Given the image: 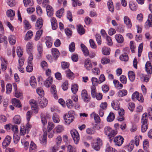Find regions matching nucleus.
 <instances>
[{
    "label": "nucleus",
    "mask_w": 152,
    "mask_h": 152,
    "mask_svg": "<svg viewBox=\"0 0 152 152\" xmlns=\"http://www.w3.org/2000/svg\"><path fill=\"white\" fill-rule=\"evenodd\" d=\"M91 118H94V120L96 123H99L100 122V119L98 115L94 112H93L90 115Z\"/></svg>",
    "instance_id": "nucleus-15"
},
{
    "label": "nucleus",
    "mask_w": 152,
    "mask_h": 152,
    "mask_svg": "<svg viewBox=\"0 0 152 152\" xmlns=\"http://www.w3.org/2000/svg\"><path fill=\"white\" fill-rule=\"evenodd\" d=\"M78 90V86L77 84H74L72 87L71 90L72 92L74 94H75L77 92Z\"/></svg>",
    "instance_id": "nucleus-50"
},
{
    "label": "nucleus",
    "mask_w": 152,
    "mask_h": 152,
    "mask_svg": "<svg viewBox=\"0 0 152 152\" xmlns=\"http://www.w3.org/2000/svg\"><path fill=\"white\" fill-rule=\"evenodd\" d=\"M14 122L16 124H19L21 122V118L19 115H16L13 118Z\"/></svg>",
    "instance_id": "nucleus-39"
},
{
    "label": "nucleus",
    "mask_w": 152,
    "mask_h": 152,
    "mask_svg": "<svg viewBox=\"0 0 152 152\" xmlns=\"http://www.w3.org/2000/svg\"><path fill=\"white\" fill-rule=\"evenodd\" d=\"M23 2L25 7L31 6L33 4L31 0H23Z\"/></svg>",
    "instance_id": "nucleus-54"
},
{
    "label": "nucleus",
    "mask_w": 152,
    "mask_h": 152,
    "mask_svg": "<svg viewBox=\"0 0 152 152\" xmlns=\"http://www.w3.org/2000/svg\"><path fill=\"white\" fill-rule=\"evenodd\" d=\"M105 80V77L103 74L100 75L99 78L98 84H101Z\"/></svg>",
    "instance_id": "nucleus-53"
},
{
    "label": "nucleus",
    "mask_w": 152,
    "mask_h": 152,
    "mask_svg": "<svg viewBox=\"0 0 152 152\" xmlns=\"http://www.w3.org/2000/svg\"><path fill=\"white\" fill-rule=\"evenodd\" d=\"M20 139L19 136H18L17 133H14L13 135L14 142L15 143H17Z\"/></svg>",
    "instance_id": "nucleus-61"
},
{
    "label": "nucleus",
    "mask_w": 152,
    "mask_h": 152,
    "mask_svg": "<svg viewBox=\"0 0 152 152\" xmlns=\"http://www.w3.org/2000/svg\"><path fill=\"white\" fill-rule=\"evenodd\" d=\"M45 39L46 40L45 44L47 46L48 48H51L52 45V38L48 36L46 37Z\"/></svg>",
    "instance_id": "nucleus-23"
},
{
    "label": "nucleus",
    "mask_w": 152,
    "mask_h": 152,
    "mask_svg": "<svg viewBox=\"0 0 152 152\" xmlns=\"http://www.w3.org/2000/svg\"><path fill=\"white\" fill-rule=\"evenodd\" d=\"M102 52L104 55H108L110 54V49L109 48L104 47L102 49Z\"/></svg>",
    "instance_id": "nucleus-33"
},
{
    "label": "nucleus",
    "mask_w": 152,
    "mask_h": 152,
    "mask_svg": "<svg viewBox=\"0 0 152 152\" xmlns=\"http://www.w3.org/2000/svg\"><path fill=\"white\" fill-rule=\"evenodd\" d=\"M102 90L104 93H106L109 90V87L108 85L106 84H104L102 87Z\"/></svg>",
    "instance_id": "nucleus-52"
},
{
    "label": "nucleus",
    "mask_w": 152,
    "mask_h": 152,
    "mask_svg": "<svg viewBox=\"0 0 152 152\" xmlns=\"http://www.w3.org/2000/svg\"><path fill=\"white\" fill-rule=\"evenodd\" d=\"M9 40L10 43L12 45H13L15 44L16 42L15 37L11 35L9 37Z\"/></svg>",
    "instance_id": "nucleus-47"
},
{
    "label": "nucleus",
    "mask_w": 152,
    "mask_h": 152,
    "mask_svg": "<svg viewBox=\"0 0 152 152\" xmlns=\"http://www.w3.org/2000/svg\"><path fill=\"white\" fill-rule=\"evenodd\" d=\"M1 43H2L6 48L7 44V39L6 37L1 36Z\"/></svg>",
    "instance_id": "nucleus-26"
},
{
    "label": "nucleus",
    "mask_w": 152,
    "mask_h": 152,
    "mask_svg": "<svg viewBox=\"0 0 152 152\" xmlns=\"http://www.w3.org/2000/svg\"><path fill=\"white\" fill-rule=\"evenodd\" d=\"M66 76L70 79H72L74 78V73L69 69L66 71Z\"/></svg>",
    "instance_id": "nucleus-40"
},
{
    "label": "nucleus",
    "mask_w": 152,
    "mask_h": 152,
    "mask_svg": "<svg viewBox=\"0 0 152 152\" xmlns=\"http://www.w3.org/2000/svg\"><path fill=\"white\" fill-rule=\"evenodd\" d=\"M127 94V91L125 89L120 90L118 92V95L119 97H122L126 96Z\"/></svg>",
    "instance_id": "nucleus-36"
},
{
    "label": "nucleus",
    "mask_w": 152,
    "mask_h": 152,
    "mask_svg": "<svg viewBox=\"0 0 152 152\" xmlns=\"http://www.w3.org/2000/svg\"><path fill=\"white\" fill-rule=\"evenodd\" d=\"M75 119L74 116L66 114L64 116V119L66 124H69L72 122Z\"/></svg>",
    "instance_id": "nucleus-4"
},
{
    "label": "nucleus",
    "mask_w": 152,
    "mask_h": 152,
    "mask_svg": "<svg viewBox=\"0 0 152 152\" xmlns=\"http://www.w3.org/2000/svg\"><path fill=\"white\" fill-rule=\"evenodd\" d=\"M38 30H39L36 33V35L35 37V40L36 41L40 39L43 32V30L42 29Z\"/></svg>",
    "instance_id": "nucleus-37"
},
{
    "label": "nucleus",
    "mask_w": 152,
    "mask_h": 152,
    "mask_svg": "<svg viewBox=\"0 0 152 152\" xmlns=\"http://www.w3.org/2000/svg\"><path fill=\"white\" fill-rule=\"evenodd\" d=\"M91 80L93 85L92 86H95L97 85L98 84V81L96 78L93 77L91 79Z\"/></svg>",
    "instance_id": "nucleus-57"
},
{
    "label": "nucleus",
    "mask_w": 152,
    "mask_h": 152,
    "mask_svg": "<svg viewBox=\"0 0 152 152\" xmlns=\"http://www.w3.org/2000/svg\"><path fill=\"white\" fill-rule=\"evenodd\" d=\"M77 29L78 33L80 35H82L85 33L84 29L83 26L81 25H78Z\"/></svg>",
    "instance_id": "nucleus-42"
},
{
    "label": "nucleus",
    "mask_w": 152,
    "mask_h": 152,
    "mask_svg": "<svg viewBox=\"0 0 152 152\" xmlns=\"http://www.w3.org/2000/svg\"><path fill=\"white\" fill-rule=\"evenodd\" d=\"M66 105L68 108L72 109L73 107L74 104L72 101L70 99H67L66 101Z\"/></svg>",
    "instance_id": "nucleus-41"
},
{
    "label": "nucleus",
    "mask_w": 152,
    "mask_h": 152,
    "mask_svg": "<svg viewBox=\"0 0 152 152\" xmlns=\"http://www.w3.org/2000/svg\"><path fill=\"white\" fill-rule=\"evenodd\" d=\"M11 139V137L10 136H7L6 137L2 144L4 148H5L10 144Z\"/></svg>",
    "instance_id": "nucleus-8"
},
{
    "label": "nucleus",
    "mask_w": 152,
    "mask_h": 152,
    "mask_svg": "<svg viewBox=\"0 0 152 152\" xmlns=\"http://www.w3.org/2000/svg\"><path fill=\"white\" fill-rule=\"evenodd\" d=\"M141 80L142 81L146 82H147L149 80L148 77L144 75L143 74H141L140 75Z\"/></svg>",
    "instance_id": "nucleus-58"
},
{
    "label": "nucleus",
    "mask_w": 152,
    "mask_h": 152,
    "mask_svg": "<svg viewBox=\"0 0 152 152\" xmlns=\"http://www.w3.org/2000/svg\"><path fill=\"white\" fill-rule=\"evenodd\" d=\"M39 102L40 106L42 107H45L48 104V100L44 97H40Z\"/></svg>",
    "instance_id": "nucleus-12"
},
{
    "label": "nucleus",
    "mask_w": 152,
    "mask_h": 152,
    "mask_svg": "<svg viewBox=\"0 0 152 152\" xmlns=\"http://www.w3.org/2000/svg\"><path fill=\"white\" fill-rule=\"evenodd\" d=\"M30 104L32 110H34L35 113H37L38 112L37 105V104L36 103L35 101L33 100L30 102Z\"/></svg>",
    "instance_id": "nucleus-18"
},
{
    "label": "nucleus",
    "mask_w": 152,
    "mask_h": 152,
    "mask_svg": "<svg viewBox=\"0 0 152 152\" xmlns=\"http://www.w3.org/2000/svg\"><path fill=\"white\" fill-rule=\"evenodd\" d=\"M134 140H132L128 146V150L129 152H131L133 150L134 147Z\"/></svg>",
    "instance_id": "nucleus-46"
},
{
    "label": "nucleus",
    "mask_w": 152,
    "mask_h": 152,
    "mask_svg": "<svg viewBox=\"0 0 152 152\" xmlns=\"http://www.w3.org/2000/svg\"><path fill=\"white\" fill-rule=\"evenodd\" d=\"M96 41L98 45H100L102 43L101 37L100 34H96L95 35Z\"/></svg>",
    "instance_id": "nucleus-49"
},
{
    "label": "nucleus",
    "mask_w": 152,
    "mask_h": 152,
    "mask_svg": "<svg viewBox=\"0 0 152 152\" xmlns=\"http://www.w3.org/2000/svg\"><path fill=\"white\" fill-rule=\"evenodd\" d=\"M124 138L121 136L116 137L114 140V142L115 143V144L118 146H121L124 142Z\"/></svg>",
    "instance_id": "nucleus-5"
},
{
    "label": "nucleus",
    "mask_w": 152,
    "mask_h": 152,
    "mask_svg": "<svg viewBox=\"0 0 152 152\" xmlns=\"http://www.w3.org/2000/svg\"><path fill=\"white\" fill-rule=\"evenodd\" d=\"M52 55L55 59H56L60 55L58 49L56 48H53L51 50Z\"/></svg>",
    "instance_id": "nucleus-20"
},
{
    "label": "nucleus",
    "mask_w": 152,
    "mask_h": 152,
    "mask_svg": "<svg viewBox=\"0 0 152 152\" xmlns=\"http://www.w3.org/2000/svg\"><path fill=\"white\" fill-rule=\"evenodd\" d=\"M50 21L52 28L53 30L56 29L58 27L57 21L56 19L54 17L50 19Z\"/></svg>",
    "instance_id": "nucleus-22"
},
{
    "label": "nucleus",
    "mask_w": 152,
    "mask_h": 152,
    "mask_svg": "<svg viewBox=\"0 0 152 152\" xmlns=\"http://www.w3.org/2000/svg\"><path fill=\"white\" fill-rule=\"evenodd\" d=\"M53 121L55 123H58L59 122V119L56 114L55 113L53 115Z\"/></svg>",
    "instance_id": "nucleus-51"
},
{
    "label": "nucleus",
    "mask_w": 152,
    "mask_h": 152,
    "mask_svg": "<svg viewBox=\"0 0 152 152\" xmlns=\"http://www.w3.org/2000/svg\"><path fill=\"white\" fill-rule=\"evenodd\" d=\"M92 72L95 75H98L100 74V71L99 68H95L92 69Z\"/></svg>",
    "instance_id": "nucleus-64"
},
{
    "label": "nucleus",
    "mask_w": 152,
    "mask_h": 152,
    "mask_svg": "<svg viewBox=\"0 0 152 152\" xmlns=\"http://www.w3.org/2000/svg\"><path fill=\"white\" fill-rule=\"evenodd\" d=\"M124 22L129 28H131L132 26V23L130 20L128 16H125L124 18Z\"/></svg>",
    "instance_id": "nucleus-17"
},
{
    "label": "nucleus",
    "mask_w": 152,
    "mask_h": 152,
    "mask_svg": "<svg viewBox=\"0 0 152 152\" xmlns=\"http://www.w3.org/2000/svg\"><path fill=\"white\" fill-rule=\"evenodd\" d=\"M12 104L14 106L18 108L21 107V104L20 101L18 99L16 98H14L12 99Z\"/></svg>",
    "instance_id": "nucleus-27"
},
{
    "label": "nucleus",
    "mask_w": 152,
    "mask_h": 152,
    "mask_svg": "<svg viewBox=\"0 0 152 152\" xmlns=\"http://www.w3.org/2000/svg\"><path fill=\"white\" fill-rule=\"evenodd\" d=\"M115 39L118 43H122L124 40V38L122 35L120 34H117L115 36Z\"/></svg>",
    "instance_id": "nucleus-29"
},
{
    "label": "nucleus",
    "mask_w": 152,
    "mask_h": 152,
    "mask_svg": "<svg viewBox=\"0 0 152 152\" xmlns=\"http://www.w3.org/2000/svg\"><path fill=\"white\" fill-rule=\"evenodd\" d=\"M120 59L122 61H127L129 59L128 56L126 54H122L120 57Z\"/></svg>",
    "instance_id": "nucleus-48"
},
{
    "label": "nucleus",
    "mask_w": 152,
    "mask_h": 152,
    "mask_svg": "<svg viewBox=\"0 0 152 152\" xmlns=\"http://www.w3.org/2000/svg\"><path fill=\"white\" fill-rule=\"evenodd\" d=\"M51 92L52 94H53L55 98H57V96L56 95L57 92L56 87L55 85H52L51 87Z\"/></svg>",
    "instance_id": "nucleus-38"
},
{
    "label": "nucleus",
    "mask_w": 152,
    "mask_h": 152,
    "mask_svg": "<svg viewBox=\"0 0 152 152\" xmlns=\"http://www.w3.org/2000/svg\"><path fill=\"white\" fill-rule=\"evenodd\" d=\"M32 43L31 42H28L26 46V50L27 52L30 53V52L32 49Z\"/></svg>",
    "instance_id": "nucleus-45"
},
{
    "label": "nucleus",
    "mask_w": 152,
    "mask_h": 152,
    "mask_svg": "<svg viewBox=\"0 0 152 152\" xmlns=\"http://www.w3.org/2000/svg\"><path fill=\"white\" fill-rule=\"evenodd\" d=\"M43 26V21L41 18H39L35 24V28L37 30L41 29Z\"/></svg>",
    "instance_id": "nucleus-9"
},
{
    "label": "nucleus",
    "mask_w": 152,
    "mask_h": 152,
    "mask_svg": "<svg viewBox=\"0 0 152 152\" xmlns=\"http://www.w3.org/2000/svg\"><path fill=\"white\" fill-rule=\"evenodd\" d=\"M129 8L132 11H135L137 10V6L133 2H131L129 4Z\"/></svg>",
    "instance_id": "nucleus-55"
},
{
    "label": "nucleus",
    "mask_w": 152,
    "mask_h": 152,
    "mask_svg": "<svg viewBox=\"0 0 152 152\" xmlns=\"http://www.w3.org/2000/svg\"><path fill=\"white\" fill-rule=\"evenodd\" d=\"M115 117L114 114L112 112H110L107 118V121L108 122H112L114 119Z\"/></svg>",
    "instance_id": "nucleus-30"
},
{
    "label": "nucleus",
    "mask_w": 152,
    "mask_h": 152,
    "mask_svg": "<svg viewBox=\"0 0 152 152\" xmlns=\"http://www.w3.org/2000/svg\"><path fill=\"white\" fill-rule=\"evenodd\" d=\"M23 23L25 27L28 29L31 28V26L29 22L26 20H24L23 21Z\"/></svg>",
    "instance_id": "nucleus-63"
},
{
    "label": "nucleus",
    "mask_w": 152,
    "mask_h": 152,
    "mask_svg": "<svg viewBox=\"0 0 152 152\" xmlns=\"http://www.w3.org/2000/svg\"><path fill=\"white\" fill-rule=\"evenodd\" d=\"M104 132L106 135H107L110 141L112 140L113 137L117 133L116 131L112 130L108 126H106L104 128Z\"/></svg>",
    "instance_id": "nucleus-2"
},
{
    "label": "nucleus",
    "mask_w": 152,
    "mask_h": 152,
    "mask_svg": "<svg viewBox=\"0 0 152 152\" xmlns=\"http://www.w3.org/2000/svg\"><path fill=\"white\" fill-rule=\"evenodd\" d=\"M13 89L15 92V96L17 98H19L22 95V94L20 91L17 90V86L16 84L15 83H13Z\"/></svg>",
    "instance_id": "nucleus-11"
},
{
    "label": "nucleus",
    "mask_w": 152,
    "mask_h": 152,
    "mask_svg": "<svg viewBox=\"0 0 152 152\" xmlns=\"http://www.w3.org/2000/svg\"><path fill=\"white\" fill-rule=\"evenodd\" d=\"M146 71L148 74H151L152 73V66L151 63L147 61L145 65Z\"/></svg>",
    "instance_id": "nucleus-13"
},
{
    "label": "nucleus",
    "mask_w": 152,
    "mask_h": 152,
    "mask_svg": "<svg viewBox=\"0 0 152 152\" xmlns=\"http://www.w3.org/2000/svg\"><path fill=\"white\" fill-rule=\"evenodd\" d=\"M81 47L85 56H88L89 54V52L86 47L84 44H82Z\"/></svg>",
    "instance_id": "nucleus-24"
},
{
    "label": "nucleus",
    "mask_w": 152,
    "mask_h": 152,
    "mask_svg": "<svg viewBox=\"0 0 152 152\" xmlns=\"http://www.w3.org/2000/svg\"><path fill=\"white\" fill-rule=\"evenodd\" d=\"M53 79L52 77H49L48 78L44 83L45 86L47 87H49L52 84Z\"/></svg>",
    "instance_id": "nucleus-21"
},
{
    "label": "nucleus",
    "mask_w": 152,
    "mask_h": 152,
    "mask_svg": "<svg viewBox=\"0 0 152 152\" xmlns=\"http://www.w3.org/2000/svg\"><path fill=\"white\" fill-rule=\"evenodd\" d=\"M7 15L8 17L11 18V20H12V18L15 15V12L12 10H8L7 11Z\"/></svg>",
    "instance_id": "nucleus-32"
},
{
    "label": "nucleus",
    "mask_w": 152,
    "mask_h": 152,
    "mask_svg": "<svg viewBox=\"0 0 152 152\" xmlns=\"http://www.w3.org/2000/svg\"><path fill=\"white\" fill-rule=\"evenodd\" d=\"M111 105L112 107L115 110H118L120 109L119 102L117 100L113 101L111 103Z\"/></svg>",
    "instance_id": "nucleus-10"
},
{
    "label": "nucleus",
    "mask_w": 152,
    "mask_h": 152,
    "mask_svg": "<svg viewBox=\"0 0 152 152\" xmlns=\"http://www.w3.org/2000/svg\"><path fill=\"white\" fill-rule=\"evenodd\" d=\"M37 151L36 145L31 141L29 147V152H37Z\"/></svg>",
    "instance_id": "nucleus-19"
},
{
    "label": "nucleus",
    "mask_w": 152,
    "mask_h": 152,
    "mask_svg": "<svg viewBox=\"0 0 152 152\" xmlns=\"http://www.w3.org/2000/svg\"><path fill=\"white\" fill-rule=\"evenodd\" d=\"M107 5L109 10L113 12L114 9L113 2L111 1H109L107 2Z\"/></svg>",
    "instance_id": "nucleus-44"
},
{
    "label": "nucleus",
    "mask_w": 152,
    "mask_h": 152,
    "mask_svg": "<svg viewBox=\"0 0 152 152\" xmlns=\"http://www.w3.org/2000/svg\"><path fill=\"white\" fill-rule=\"evenodd\" d=\"M148 117L147 113L143 114L142 116L141 120L142 125L141 126V132H145L148 129Z\"/></svg>",
    "instance_id": "nucleus-1"
},
{
    "label": "nucleus",
    "mask_w": 152,
    "mask_h": 152,
    "mask_svg": "<svg viewBox=\"0 0 152 152\" xmlns=\"http://www.w3.org/2000/svg\"><path fill=\"white\" fill-rule=\"evenodd\" d=\"M128 76L131 81H133L135 79V75L133 71H129L128 73Z\"/></svg>",
    "instance_id": "nucleus-34"
},
{
    "label": "nucleus",
    "mask_w": 152,
    "mask_h": 152,
    "mask_svg": "<svg viewBox=\"0 0 152 152\" xmlns=\"http://www.w3.org/2000/svg\"><path fill=\"white\" fill-rule=\"evenodd\" d=\"M41 142L43 144H46L47 142V133H46L45 132L44 133Z\"/></svg>",
    "instance_id": "nucleus-59"
},
{
    "label": "nucleus",
    "mask_w": 152,
    "mask_h": 152,
    "mask_svg": "<svg viewBox=\"0 0 152 152\" xmlns=\"http://www.w3.org/2000/svg\"><path fill=\"white\" fill-rule=\"evenodd\" d=\"M81 95L82 99L85 102H89L90 99V97L88 95L87 92L86 90L84 89L82 91Z\"/></svg>",
    "instance_id": "nucleus-6"
},
{
    "label": "nucleus",
    "mask_w": 152,
    "mask_h": 152,
    "mask_svg": "<svg viewBox=\"0 0 152 152\" xmlns=\"http://www.w3.org/2000/svg\"><path fill=\"white\" fill-rule=\"evenodd\" d=\"M89 43L91 46V47L93 49H96L97 46L95 44L94 41L92 39H90L89 40Z\"/></svg>",
    "instance_id": "nucleus-62"
},
{
    "label": "nucleus",
    "mask_w": 152,
    "mask_h": 152,
    "mask_svg": "<svg viewBox=\"0 0 152 152\" xmlns=\"http://www.w3.org/2000/svg\"><path fill=\"white\" fill-rule=\"evenodd\" d=\"M145 25L148 26L149 27L152 26V15L150 14L149 15L148 19L145 23Z\"/></svg>",
    "instance_id": "nucleus-31"
},
{
    "label": "nucleus",
    "mask_w": 152,
    "mask_h": 152,
    "mask_svg": "<svg viewBox=\"0 0 152 152\" xmlns=\"http://www.w3.org/2000/svg\"><path fill=\"white\" fill-rule=\"evenodd\" d=\"M1 70L3 72H4L7 68L8 63L7 60L4 58L1 57Z\"/></svg>",
    "instance_id": "nucleus-7"
},
{
    "label": "nucleus",
    "mask_w": 152,
    "mask_h": 152,
    "mask_svg": "<svg viewBox=\"0 0 152 152\" xmlns=\"http://www.w3.org/2000/svg\"><path fill=\"white\" fill-rule=\"evenodd\" d=\"M30 83L31 86L33 88H35L37 86V82L34 76H32L30 78Z\"/></svg>",
    "instance_id": "nucleus-25"
},
{
    "label": "nucleus",
    "mask_w": 152,
    "mask_h": 152,
    "mask_svg": "<svg viewBox=\"0 0 152 152\" xmlns=\"http://www.w3.org/2000/svg\"><path fill=\"white\" fill-rule=\"evenodd\" d=\"M70 132L75 143L76 144H78L80 139L78 132L76 130L74 129L71 130Z\"/></svg>",
    "instance_id": "nucleus-3"
},
{
    "label": "nucleus",
    "mask_w": 152,
    "mask_h": 152,
    "mask_svg": "<svg viewBox=\"0 0 152 152\" xmlns=\"http://www.w3.org/2000/svg\"><path fill=\"white\" fill-rule=\"evenodd\" d=\"M6 93L7 94H10L11 93L12 88V85L10 84H8L6 86Z\"/></svg>",
    "instance_id": "nucleus-60"
},
{
    "label": "nucleus",
    "mask_w": 152,
    "mask_h": 152,
    "mask_svg": "<svg viewBox=\"0 0 152 152\" xmlns=\"http://www.w3.org/2000/svg\"><path fill=\"white\" fill-rule=\"evenodd\" d=\"M84 66L87 70H90L92 68V64L89 58H87L85 60Z\"/></svg>",
    "instance_id": "nucleus-16"
},
{
    "label": "nucleus",
    "mask_w": 152,
    "mask_h": 152,
    "mask_svg": "<svg viewBox=\"0 0 152 152\" xmlns=\"http://www.w3.org/2000/svg\"><path fill=\"white\" fill-rule=\"evenodd\" d=\"M46 10L47 15L49 17H51L53 14V10L52 7L50 5L46 7Z\"/></svg>",
    "instance_id": "nucleus-14"
},
{
    "label": "nucleus",
    "mask_w": 152,
    "mask_h": 152,
    "mask_svg": "<svg viewBox=\"0 0 152 152\" xmlns=\"http://www.w3.org/2000/svg\"><path fill=\"white\" fill-rule=\"evenodd\" d=\"M113 83L115 87L118 89H121L123 87V85L116 80H113Z\"/></svg>",
    "instance_id": "nucleus-28"
},
{
    "label": "nucleus",
    "mask_w": 152,
    "mask_h": 152,
    "mask_svg": "<svg viewBox=\"0 0 152 152\" xmlns=\"http://www.w3.org/2000/svg\"><path fill=\"white\" fill-rule=\"evenodd\" d=\"M64 12V9H61L58 11L56 13V16L57 17L60 18L62 16L63 13Z\"/></svg>",
    "instance_id": "nucleus-56"
},
{
    "label": "nucleus",
    "mask_w": 152,
    "mask_h": 152,
    "mask_svg": "<svg viewBox=\"0 0 152 152\" xmlns=\"http://www.w3.org/2000/svg\"><path fill=\"white\" fill-rule=\"evenodd\" d=\"M33 35V33L31 30L28 31L26 35L25 39L28 40L30 39Z\"/></svg>",
    "instance_id": "nucleus-35"
},
{
    "label": "nucleus",
    "mask_w": 152,
    "mask_h": 152,
    "mask_svg": "<svg viewBox=\"0 0 152 152\" xmlns=\"http://www.w3.org/2000/svg\"><path fill=\"white\" fill-rule=\"evenodd\" d=\"M91 92L92 97H95L96 94V88L94 86H92L91 88Z\"/></svg>",
    "instance_id": "nucleus-43"
}]
</instances>
